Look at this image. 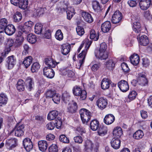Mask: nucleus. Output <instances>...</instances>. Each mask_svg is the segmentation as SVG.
Wrapping results in <instances>:
<instances>
[{"label":"nucleus","instance_id":"1","mask_svg":"<svg viewBox=\"0 0 152 152\" xmlns=\"http://www.w3.org/2000/svg\"><path fill=\"white\" fill-rule=\"evenodd\" d=\"M107 49L106 43L104 42L101 43L99 50H96L95 51V56L101 60L106 59L108 56V53L106 51Z\"/></svg>","mask_w":152,"mask_h":152},{"label":"nucleus","instance_id":"2","mask_svg":"<svg viewBox=\"0 0 152 152\" xmlns=\"http://www.w3.org/2000/svg\"><path fill=\"white\" fill-rule=\"evenodd\" d=\"M73 92L75 96H80V99L81 100H84L86 98L87 93L86 91L82 90L79 86H75L73 89Z\"/></svg>","mask_w":152,"mask_h":152},{"label":"nucleus","instance_id":"3","mask_svg":"<svg viewBox=\"0 0 152 152\" xmlns=\"http://www.w3.org/2000/svg\"><path fill=\"white\" fill-rule=\"evenodd\" d=\"M80 113L83 123H87L91 118V113L86 109H82L80 111Z\"/></svg>","mask_w":152,"mask_h":152},{"label":"nucleus","instance_id":"4","mask_svg":"<svg viewBox=\"0 0 152 152\" xmlns=\"http://www.w3.org/2000/svg\"><path fill=\"white\" fill-rule=\"evenodd\" d=\"M138 83L141 86H143L147 85L148 81L146 78L145 73L144 72L139 73L137 79Z\"/></svg>","mask_w":152,"mask_h":152},{"label":"nucleus","instance_id":"5","mask_svg":"<svg viewBox=\"0 0 152 152\" xmlns=\"http://www.w3.org/2000/svg\"><path fill=\"white\" fill-rule=\"evenodd\" d=\"M92 43V41H89V42L88 43L87 45L86 46V47H87V48L86 50H83L82 53L79 54L78 55L79 58L81 59H80L79 61L80 66H81L82 65V64L84 63V60L87 53V50L88 49Z\"/></svg>","mask_w":152,"mask_h":152},{"label":"nucleus","instance_id":"6","mask_svg":"<svg viewBox=\"0 0 152 152\" xmlns=\"http://www.w3.org/2000/svg\"><path fill=\"white\" fill-rule=\"evenodd\" d=\"M122 18V15L119 11H116L112 16V23L113 24L119 23Z\"/></svg>","mask_w":152,"mask_h":152},{"label":"nucleus","instance_id":"7","mask_svg":"<svg viewBox=\"0 0 152 152\" xmlns=\"http://www.w3.org/2000/svg\"><path fill=\"white\" fill-rule=\"evenodd\" d=\"M96 104L98 107L102 110L106 107L107 104V101L106 99L101 97L97 100Z\"/></svg>","mask_w":152,"mask_h":152},{"label":"nucleus","instance_id":"8","mask_svg":"<svg viewBox=\"0 0 152 152\" xmlns=\"http://www.w3.org/2000/svg\"><path fill=\"white\" fill-rule=\"evenodd\" d=\"M7 66L8 69H11L14 66L16 63V59L13 55L9 56L6 61Z\"/></svg>","mask_w":152,"mask_h":152},{"label":"nucleus","instance_id":"9","mask_svg":"<svg viewBox=\"0 0 152 152\" xmlns=\"http://www.w3.org/2000/svg\"><path fill=\"white\" fill-rule=\"evenodd\" d=\"M24 148L27 151H29L33 148V144L31 140L28 138H25L23 141Z\"/></svg>","mask_w":152,"mask_h":152},{"label":"nucleus","instance_id":"10","mask_svg":"<svg viewBox=\"0 0 152 152\" xmlns=\"http://www.w3.org/2000/svg\"><path fill=\"white\" fill-rule=\"evenodd\" d=\"M118 85L120 89L123 92H126L129 89L128 84L125 80H121L118 83Z\"/></svg>","mask_w":152,"mask_h":152},{"label":"nucleus","instance_id":"11","mask_svg":"<svg viewBox=\"0 0 152 152\" xmlns=\"http://www.w3.org/2000/svg\"><path fill=\"white\" fill-rule=\"evenodd\" d=\"M140 7L143 10L147 9L152 5L151 0H141L139 3Z\"/></svg>","mask_w":152,"mask_h":152},{"label":"nucleus","instance_id":"12","mask_svg":"<svg viewBox=\"0 0 152 152\" xmlns=\"http://www.w3.org/2000/svg\"><path fill=\"white\" fill-rule=\"evenodd\" d=\"M43 75L48 78H52L54 77L55 72L51 68L46 67L43 69Z\"/></svg>","mask_w":152,"mask_h":152},{"label":"nucleus","instance_id":"13","mask_svg":"<svg viewBox=\"0 0 152 152\" xmlns=\"http://www.w3.org/2000/svg\"><path fill=\"white\" fill-rule=\"evenodd\" d=\"M45 64L48 66L47 67L48 68H54L56 66V65L59 63V62H57L54 61L51 58H46L45 60Z\"/></svg>","mask_w":152,"mask_h":152},{"label":"nucleus","instance_id":"14","mask_svg":"<svg viewBox=\"0 0 152 152\" xmlns=\"http://www.w3.org/2000/svg\"><path fill=\"white\" fill-rule=\"evenodd\" d=\"M15 131V135L17 137L22 136L24 134V126L22 125L17 126L14 129Z\"/></svg>","mask_w":152,"mask_h":152},{"label":"nucleus","instance_id":"15","mask_svg":"<svg viewBox=\"0 0 152 152\" xmlns=\"http://www.w3.org/2000/svg\"><path fill=\"white\" fill-rule=\"evenodd\" d=\"M111 24L109 21H106L103 23L101 25V29L102 31L104 33L108 32L110 29Z\"/></svg>","mask_w":152,"mask_h":152},{"label":"nucleus","instance_id":"16","mask_svg":"<svg viewBox=\"0 0 152 152\" xmlns=\"http://www.w3.org/2000/svg\"><path fill=\"white\" fill-rule=\"evenodd\" d=\"M15 26L12 24H9L5 28L4 31L8 35H11L15 32Z\"/></svg>","mask_w":152,"mask_h":152},{"label":"nucleus","instance_id":"17","mask_svg":"<svg viewBox=\"0 0 152 152\" xmlns=\"http://www.w3.org/2000/svg\"><path fill=\"white\" fill-rule=\"evenodd\" d=\"M111 82L108 78H104L102 80L101 84L102 89L105 90L108 89L111 83Z\"/></svg>","mask_w":152,"mask_h":152},{"label":"nucleus","instance_id":"18","mask_svg":"<svg viewBox=\"0 0 152 152\" xmlns=\"http://www.w3.org/2000/svg\"><path fill=\"white\" fill-rule=\"evenodd\" d=\"M26 88L29 91H31L34 86V83L33 79L30 77H28L26 80Z\"/></svg>","mask_w":152,"mask_h":152},{"label":"nucleus","instance_id":"19","mask_svg":"<svg viewBox=\"0 0 152 152\" xmlns=\"http://www.w3.org/2000/svg\"><path fill=\"white\" fill-rule=\"evenodd\" d=\"M120 140L117 138H113L111 142L112 147L115 149L119 148L121 145Z\"/></svg>","mask_w":152,"mask_h":152},{"label":"nucleus","instance_id":"20","mask_svg":"<svg viewBox=\"0 0 152 152\" xmlns=\"http://www.w3.org/2000/svg\"><path fill=\"white\" fill-rule=\"evenodd\" d=\"M114 116L112 114H109L107 115L104 119V123L107 125L112 124L115 121Z\"/></svg>","mask_w":152,"mask_h":152},{"label":"nucleus","instance_id":"21","mask_svg":"<svg viewBox=\"0 0 152 152\" xmlns=\"http://www.w3.org/2000/svg\"><path fill=\"white\" fill-rule=\"evenodd\" d=\"M38 147L40 150L42 151H44L47 149L48 144L45 140H40L38 142Z\"/></svg>","mask_w":152,"mask_h":152},{"label":"nucleus","instance_id":"22","mask_svg":"<svg viewBox=\"0 0 152 152\" xmlns=\"http://www.w3.org/2000/svg\"><path fill=\"white\" fill-rule=\"evenodd\" d=\"M81 15L84 20L86 22L91 23L93 21V19L90 14L86 12H82Z\"/></svg>","mask_w":152,"mask_h":152},{"label":"nucleus","instance_id":"23","mask_svg":"<svg viewBox=\"0 0 152 152\" xmlns=\"http://www.w3.org/2000/svg\"><path fill=\"white\" fill-rule=\"evenodd\" d=\"M139 43L142 45L147 46L149 43V40L148 37L145 35H142L139 37Z\"/></svg>","mask_w":152,"mask_h":152},{"label":"nucleus","instance_id":"24","mask_svg":"<svg viewBox=\"0 0 152 152\" xmlns=\"http://www.w3.org/2000/svg\"><path fill=\"white\" fill-rule=\"evenodd\" d=\"M130 61L131 63L134 65H137L140 61L139 56L136 54H134L130 57Z\"/></svg>","mask_w":152,"mask_h":152},{"label":"nucleus","instance_id":"25","mask_svg":"<svg viewBox=\"0 0 152 152\" xmlns=\"http://www.w3.org/2000/svg\"><path fill=\"white\" fill-rule=\"evenodd\" d=\"M18 140L15 138L8 139L7 141L6 144L12 148L15 147L18 145Z\"/></svg>","mask_w":152,"mask_h":152},{"label":"nucleus","instance_id":"26","mask_svg":"<svg viewBox=\"0 0 152 152\" xmlns=\"http://www.w3.org/2000/svg\"><path fill=\"white\" fill-rule=\"evenodd\" d=\"M7 24L8 21L6 18H2L0 19V33L4 31Z\"/></svg>","mask_w":152,"mask_h":152},{"label":"nucleus","instance_id":"27","mask_svg":"<svg viewBox=\"0 0 152 152\" xmlns=\"http://www.w3.org/2000/svg\"><path fill=\"white\" fill-rule=\"evenodd\" d=\"M108 129L107 126H100L98 130V133L99 135L103 136L106 135Z\"/></svg>","mask_w":152,"mask_h":152},{"label":"nucleus","instance_id":"28","mask_svg":"<svg viewBox=\"0 0 152 152\" xmlns=\"http://www.w3.org/2000/svg\"><path fill=\"white\" fill-rule=\"evenodd\" d=\"M77 108V103L74 101H72L67 109L69 112L73 113L76 111Z\"/></svg>","mask_w":152,"mask_h":152},{"label":"nucleus","instance_id":"29","mask_svg":"<svg viewBox=\"0 0 152 152\" xmlns=\"http://www.w3.org/2000/svg\"><path fill=\"white\" fill-rule=\"evenodd\" d=\"M58 112L56 110H52L50 112L48 115L47 118L50 121L55 119L58 116Z\"/></svg>","mask_w":152,"mask_h":152},{"label":"nucleus","instance_id":"30","mask_svg":"<svg viewBox=\"0 0 152 152\" xmlns=\"http://www.w3.org/2000/svg\"><path fill=\"white\" fill-rule=\"evenodd\" d=\"M45 10L44 8L42 7L35 9L33 11V15L35 17L39 16L44 13Z\"/></svg>","mask_w":152,"mask_h":152},{"label":"nucleus","instance_id":"31","mask_svg":"<svg viewBox=\"0 0 152 152\" xmlns=\"http://www.w3.org/2000/svg\"><path fill=\"white\" fill-rule=\"evenodd\" d=\"M122 131L120 127H117L115 128L113 132V136L118 138L122 134Z\"/></svg>","mask_w":152,"mask_h":152},{"label":"nucleus","instance_id":"32","mask_svg":"<svg viewBox=\"0 0 152 152\" xmlns=\"http://www.w3.org/2000/svg\"><path fill=\"white\" fill-rule=\"evenodd\" d=\"M33 58L31 56H29L26 57L24 59L23 63L26 66V68H28L32 63Z\"/></svg>","mask_w":152,"mask_h":152},{"label":"nucleus","instance_id":"33","mask_svg":"<svg viewBox=\"0 0 152 152\" xmlns=\"http://www.w3.org/2000/svg\"><path fill=\"white\" fill-rule=\"evenodd\" d=\"M99 122L97 120H93L90 124L91 129L93 131H96L99 128Z\"/></svg>","mask_w":152,"mask_h":152},{"label":"nucleus","instance_id":"34","mask_svg":"<svg viewBox=\"0 0 152 152\" xmlns=\"http://www.w3.org/2000/svg\"><path fill=\"white\" fill-rule=\"evenodd\" d=\"M144 135L142 131L139 130L136 132L133 135L134 138L136 140H140L142 138Z\"/></svg>","mask_w":152,"mask_h":152},{"label":"nucleus","instance_id":"35","mask_svg":"<svg viewBox=\"0 0 152 152\" xmlns=\"http://www.w3.org/2000/svg\"><path fill=\"white\" fill-rule=\"evenodd\" d=\"M99 37V32H97L96 34L94 30L91 29V30L90 37V38L91 39H93L94 41H97Z\"/></svg>","mask_w":152,"mask_h":152},{"label":"nucleus","instance_id":"36","mask_svg":"<svg viewBox=\"0 0 152 152\" xmlns=\"http://www.w3.org/2000/svg\"><path fill=\"white\" fill-rule=\"evenodd\" d=\"M70 48L71 46L69 44L64 45L62 46V53L64 55H67L70 51Z\"/></svg>","mask_w":152,"mask_h":152},{"label":"nucleus","instance_id":"37","mask_svg":"<svg viewBox=\"0 0 152 152\" xmlns=\"http://www.w3.org/2000/svg\"><path fill=\"white\" fill-rule=\"evenodd\" d=\"M27 40L31 44L35 43L37 41L36 36L33 34H29L27 36Z\"/></svg>","mask_w":152,"mask_h":152},{"label":"nucleus","instance_id":"38","mask_svg":"<svg viewBox=\"0 0 152 152\" xmlns=\"http://www.w3.org/2000/svg\"><path fill=\"white\" fill-rule=\"evenodd\" d=\"M28 5V0H20L18 6L22 9H25Z\"/></svg>","mask_w":152,"mask_h":152},{"label":"nucleus","instance_id":"39","mask_svg":"<svg viewBox=\"0 0 152 152\" xmlns=\"http://www.w3.org/2000/svg\"><path fill=\"white\" fill-rule=\"evenodd\" d=\"M68 10L66 11L67 14V18L68 20H70L73 15L75 14V12L73 8H68Z\"/></svg>","mask_w":152,"mask_h":152},{"label":"nucleus","instance_id":"40","mask_svg":"<svg viewBox=\"0 0 152 152\" xmlns=\"http://www.w3.org/2000/svg\"><path fill=\"white\" fill-rule=\"evenodd\" d=\"M133 30L137 33L138 34L141 30V26L140 23L134 22L133 24Z\"/></svg>","mask_w":152,"mask_h":152},{"label":"nucleus","instance_id":"41","mask_svg":"<svg viewBox=\"0 0 152 152\" xmlns=\"http://www.w3.org/2000/svg\"><path fill=\"white\" fill-rule=\"evenodd\" d=\"M8 98L7 96L4 94H0V105L5 104H7Z\"/></svg>","mask_w":152,"mask_h":152},{"label":"nucleus","instance_id":"42","mask_svg":"<svg viewBox=\"0 0 152 152\" xmlns=\"http://www.w3.org/2000/svg\"><path fill=\"white\" fill-rule=\"evenodd\" d=\"M42 24L37 23L35 26V32L37 34H40L42 31Z\"/></svg>","mask_w":152,"mask_h":152},{"label":"nucleus","instance_id":"43","mask_svg":"<svg viewBox=\"0 0 152 152\" xmlns=\"http://www.w3.org/2000/svg\"><path fill=\"white\" fill-rule=\"evenodd\" d=\"M40 67V65L38 62H35L31 66V70L32 72H36L38 71Z\"/></svg>","mask_w":152,"mask_h":152},{"label":"nucleus","instance_id":"44","mask_svg":"<svg viewBox=\"0 0 152 152\" xmlns=\"http://www.w3.org/2000/svg\"><path fill=\"white\" fill-rule=\"evenodd\" d=\"M23 38L22 37L20 36L17 37L14 44L15 47H18L21 45L23 41Z\"/></svg>","mask_w":152,"mask_h":152},{"label":"nucleus","instance_id":"45","mask_svg":"<svg viewBox=\"0 0 152 152\" xmlns=\"http://www.w3.org/2000/svg\"><path fill=\"white\" fill-rule=\"evenodd\" d=\"M22 18V15L19 12H17L13 16L14 21L15 22H18L20 21Z\"/></svg>","mask_w":152,"mask_h":152},{"label":"nucleus","instance_id":"46","mask_svg":"<svg viewBox=\"0 0 152 152\" xmlns=\"http://www.w3.org/2000/svg\"><path fill=\"white\" fill-rule=\"evenodd\" d=\"M55 37L56 39L60 41L63 39V34L61 30L59 29L56 31L55 34Z\"/></svg>","mask_w":152,"mask_h":152},{"label":"nucleus","instance_id":"47","mask_svg":"<svg viewBox=\"0 0 152 152\" xmlns=\"http://www.w3.org/2000/svg\"><path fill=\"white\" fill-rule=\"evenodd\" d=\"M59 140L61 142L65 143H68L69 142V138L64 134H61L60 136Z\"/></svg>","mask_w":152,"mask_h":152},{"label":"nucleus","instance_id":"48","mask_svg":"<svg viewBox=\"0 0 152 152\" xmlns=\"http://www.w3.org/2000/svg\"><path fill=\"white\" fill-rule=\"evenodd\" d=\"M92 7L94 10L96 11L100 10L99 4L97 1H94L92 2Z\"/></svg>","mask_w":152,"mask_h":152},{"label":"nucleus","instance_id":"49","mask_svg":"<svg viewBox=\"0 0 152 152\" xmlns=\"http://www.w3.org/2000/svg\"><path fill=\"white\" fill-rule=\"evenodd\" d=\"M54 102L57 104H58L60 101V96L58 94H55L52 98Z\"/></svg>","mask_w":152,"mask_h":152},{"label":"nucleus","instance_id":"50","mask_svg":"<svg viewBox=\"0 0 152 152\" xmlns=\"http://www.w3.org/2000/svg\"><path fill=\"white\" fill-rule=\"evenodd\" d=\"M56 93L55 91L48 90L45 93L46 97V98H52L54 95L56 94Z\"/></svg>","mask_w":152,"mask_h":152},{"label":"nucleus","instance_id":"51","mask_svg":"<svg viewBox=\"0 0 152 152\" xmlns=\"http://www.w3.org/2000/svg\"><path fill=\"white\" fill-rule=\"evenodd\" d=\"M137 95V92L135 91H133L129 92L128 97L129 99L132 100L136 98Z\"/></svg>","mask_w":152,"mask_h":152},{"label":"nucleus","instance_id":"52","mask_svg":"<svg viewBox=\"0 0 152 152\" xmlns=\"http://www.w3.org/2000/svg\"><path fill=\"white\" fill-rule=\"evenodd\" d=\"M58 151V146L55 144H53L49 148V152H57Z\"/></svg>","mask_w":152,"mask_h":152},{"label":"nucleus","instance_id":"53","mask_svg":"<svg viewBox=\"0 0 152 152\" xmlns=\"http://www.w3.org/2000/svg\"><path fill=\"white\" fill-rule=\"evenodd\" d=\"M77 33L78 35L81 36L84 33V29L80 26H77L76 28Z\"/></svg>","mask_w":152,"mask_h":152},{"label":"nucleus","instance_id":"54","mask_svg":"<svg viewBox=\"0 0 152 152\" xmlns=\"http://www.w3.org/2000/svg\"><path fill=\"white\" fill-rule=\"evenodd\" d=\"M54 124L57 128L59 129L62 125V121L61 118L58 117L56 120H55Z\"/></svg>","mask_w":152,"mask_h":152},{"label":"nucleus","instance_id":"55","mask_svg":"<svg viewBox=\"0 0 152 152\" xmlns=\"http://www.w3.org/2000/svg\"><path fill=\"white\" fill-rule=\"evenodd\" d=\"M75 142L78 144H81L83 141V139L80 135L77 136L74 138Z\"/></svg>","mask_w":152,"mask_h":152},{"label":"nucleus","instance_id":"56","mask_svg":"<svg viewBox=\"0 0 152 152\" xmlns=\"http://www.w3.org/2000/svg\"><path fill=\"white\" fill-rule=\"evenodd\" d=\"M106 66L107 67L110 69L115 66V63L113 60L110 59L106 63Z\"/></svg>","mask_w":152,"mask_h":152},{"label":"nucleus","instance_id":"57","mask_svg":"<svg viewBox=\"0 0 152 152\" xmlns=\"http://www.w3.org/2000/svg\"><path fill=\"white\" fill-rule=\"evenodd\" d=\"M121 66L122 69L125 72L127 73L129 71V69L127 64L125 62L122 63L121 64Z\"/></svg>","mask_w":152,"mask_h":152},{"label":"nucleus","instance_id":"58","mask_svg":"<svg viewBox=\"0 0 152 152\" xmlns=\"http://www.w3.org/2000/svg\"><path fill=\"white\" fill-rule=\"evenodd\" d=\"M70 96L69 94L67 93H64L62 95V100L64 102L66 103H67L69 100Z\"/></svg>","mask_w":152,"mask_h":152},{"label":"nucleus","instance_id":"59","mask_svg":"<svg viewBox=\"0 0 152 152\" xmlns=\"http://www.w3.org/2000/svg\"><path fill=\"white\" fill-rule=\"evenodd\" d=\"M24 50L22 52V54L23 55H26L28 53L29 47L27 44H25L23 46Z\"/></svg>","mask_w":152,"mask_h":152},{"label":"nucleus","instance_id":"60","mask_svg":"<svg viewBox=\"0 0 152 152\" xmlns=\"http://www.w3.org/2000/svg\"><path fill=\"white\" fill-rule=\"evenodd\" d=\"M150 64V61L148 58H142V65L143 66L147 67Z\"/></svg>","mask_w":152,"mask_h":152},{"label":"nucleus","instance_id":"61","mask_svg":"<svg viewBox=\"0 0 152 152\" xmlns=\"http://www.w3.org/2000/svg\"><path fill=\"white\" fill-rule=\"evenodd\" d=\"M127 3L130 7H132L136 6L137 4L136 0H129L128 1Z\"/></svg>","mask_w":152,"mask_h":152},{"label":"nucleus","instance_id":"62","mask_svg":"<svg viewBox=\"0 0 152 152\" xmlns=\"http://www.w3.org/2000/svg\"><path fill=\"white\" fill-rule=\"evenodd\" d=\"M100 66L101 64L100 63L95 64L92 66L91 69L93 71H96L99 69Z\"/></svg>","mask_w":152,"mask_h":152},{"label":"nucleus","instance_id":"63","mask_svg":"<svg viewBox=\"0 0 152 152\" xmlns=\"http://www.w3.org/2000/svg\"><path fill=\"white\" fill-rule=\"evenodd\" d=\"M144 16L146 19H149L151 18L150 12L149 10L144 11L143 13Z\"/></svg>","mask_w":152,"mask_h":152},{"label":"nucleus","instance_id":"64","mask_svg":"<svg viewBox=\"0 0 152 152\" xmlns=\"http://www.w3.org/2000/svg\"><path fill=\"white\" fill-rule=\"evenodd\" d=\"M33 25V23L31 21H29L26 22L24 23V26L26 28H31Z\"/></svg>","mask_w":152,"mask_h":152}]
</instances>
